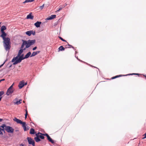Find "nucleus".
<instances>
[{"label":"nucleus","instance_id":"f257e3e1","mask_svg":"<svg viewBox=\"0 0 146 146\" xmlns=\"http://www.w3.org/2000/svg\"><path fill=\"white\" fill-rule=\"evenodd\" d=\"M23 43L21 47V48L23 49L24 50L30 47L31 45L34 44L36 42L35 39L31 40L29 39L28 40H22Z\"/></svg>","mask_w":146,"mask_h":146},{"label":"nucleus","instance_id":"f03ea898","mask_svg":"<svg viewBox=\"0 0 146 146\" xmlns=\"http://www.w3.org/2000/svg\"><path fill=\"white\" fill-rule=\"evenodd\" d=\"M3 46L5 49L6 50H9L11 48L10 39L8 38H6L3 39Z\"/></svg>","mask_w":146,"mask_h":146},{"label":"nucleus","instance_id":"7ed1b4c3","mask_svg":"<svg viewBox=\"0 0 146 146\" xmlns=\"http://www.w3.org/2000/svg\"><path fill=\"white\" fill-rule=\"evenodd\" d=\"M13 120L16 122L17 123L21 124L22 125V127H23L25 131H27L29 129V128L27 127H26V122H23L21 120L18 119L16 117H15Z\"/></svg>","mask_w":146,"mask_h":146},{"label":"nucleus","instance_id":"20e7f679","mask_svg":"<svg viewBox=\"0 0 146 146\" xmlns=\"http://www.w3.org/2000/svg\"><path fill=\"white\" fill-rule=\"evenodd\" d=\"M4 130H5L8 133H13L14 131V129L12 127L9 126H6L5 124V126L4 127Z\"/></svg>","mask_w":146,"mask_h":146},{"label":"nucleus","instance_id":"39448f33","mask_svg":"<svg viewBox=\"0 0 146 146\" xmlns=\"http://www.w3.org/2000/svg\"><path fill=\"white\" fill-rule=\"evenodd\" d=\"M23 55H22L21 56L19 57V58H18L16 60H15L14 62H13V64L15 65L18 63L21 62L22 60L25 59V57H23Z\"/></svg>","mask_w":146,"mask_h":146},{"label":"nucleus","instance_id":"423d86ee","mask_svg":"<svg viewBox=\"0 0 146 146\" xmlns=\"http://www.w3.org/2000/svg\"><path fill=\"white\" fill-rule=\"evenodd\" d=\"M14 90V88H12V87H10L7 90L6 94L7 96L11 95L13 92Z\"/></svg>","mask_w":146,"mask_h":146},{"label":"nucleus","instance_id":"0eeeda50","mask_svg":"<svg viewBox=\"0 0 146 146\" xmlns=\"http://www.w3.org/2000/svg\"><path fill=\"white\" fill-rule=\"evenodd\" d=\"M19 51L18 54V55L16 56L15 57H14L13 58L11 62H14L15 60H17L19 56H20V55L21 54V53L23 52V50H24L23 49H21Z\"/></svg>","mask_w":146,"mask_h":146},{"label":"nucleus","instance_id":"6e6552de","mask_svg":"<svg viewBox=\"0 0 146 146\" xmlns=\"http://www.w3.org/2000/svg\"><path fill=\"white\" fill-rule=\"evenodd\" d=\"M27 140L29 144H32L33 146H35V143L34 141L31 138L28 137L27 138Z\"/></svg>","mask_w":146,"mask_h":146},{"label":"nucleus","instance_id":"1a4fd4ad","mask_svg":"<svg viewBox=\"0 0 146 146\" xmlns=\"http://www.w3.org/2000/svg\"><path fill=\"white\" fill-rule=\"evenodd\" d=\"M22 100H20L19 101H18V98H15L13 100L14 104H15L19 105L21 103Z\"/></svg>","mask_w":146,"mask_h":146},{"label":"nucleus","instance_id":"9d476101","mask_svg":"<svg viewBox=\"0 0 146 146\" xmlns=\"http://www.w3.org/2000/svg\"><path fill=\"white\" fill-rule=\"evenodd\" d=\"M43 134H42L40 133H38L36 134V136L38 137L39 138H40L42 139H44V137L43 135Z\"/></svg>","mask_w":146,"mask_h":146},{"label":"nucleus","instance_id":"9b49d317","mask_svg":"<svg viewBox=\"0 0 146 146\" xmlns=\"http://www.w3.org/2000/svg\"><path fill=\"white\" fill-rule=\"evenodd\" d=\"M5 126V124H3L0 127V135H3L2 131H4V127Z\"/></svg>","mask_w":146,"mask_h":146},{"label":"nucleus","instance_id":"f8f14e48","mask_svg":"<svg viewBox=\"0 0 146 146\" xmlns=\"http://www.w3.org/2000/svg\"><path fill=\"white\" fill-rule=\"evenodd\" d=\"M1 34L0 35V37H2L3 39L6 38L7 37H5L7 36L6 33L4 31L1 32Z\"/></svg>","mask_w":146,"mask_h":146},{"label":"nucleus","instance_id":"ddd939ff","mask_svg":"<svg viewBox=\"0 0 146 146\" xmlns=\"http://www.w3.org/2000/svg\"><path fill=\"white\" fill-rule=\"evenodd\" d=\"M34 18L33 16L32 15V13H30L27 17V19H33Z\"/></svg>","mask_w":146,"mask_h":146},{"label":"nucleus","instance_id":"4468645a","mask_svg":"<svg viewBox=\"0 0 146 146\" xmlns=\"http://www.w3.org/2000/svg\"><path fill=\"white\" fill-rule=\"evenodd\" d=\"M24 82L23 81L20 82L19 85V87L20 89L22 88L24 86Z\"/></svg>","mask_w":146,"mask_h":146},{"label":"nucleus","instance_id":"2eb2a0df","mask_svg":"<svg viewBox=\"0 0 146 146\" xmlns=\"http://www.w3.org/2000/svg\"><path fill=\"white\" fill-rule=\"evenodd\" d=\"M41 23V22L37 21L34 24V25L36 27L38 28L40 27V25Z\"/></svg>","mask_w":146,"mask_h":146},{"label":"nucleus","instance_id":"dca6fc26","mask_svg":"<svg viewBox=\"0 0 146 146\" xmlns=\"http://www.w3.org/2000/svg\"><path fill=\"white\" fill-rule=\"evenodd\" d=\"M40 52V51H37L36 52H33L32 54L31 55V57H32V56H35L36 55H37V54H38Z\"/></svg>","mask_w":146,"mask_h":146},{"label":"nucleus","instance_id":"f3484780","mask_svg":"<svg viewBox=\"0 0 146 146\" xmlns=\"http://www.w3.org/2000/svg\"><path fill=\"white\" fill-rule=\"evenodd\" d=\"M56 15H52L50 17H48L47 18L48 20H51L55 18L56 17Z\"/></svg>","mask_w":146,"mask_h":146},{"label":"nucleus","instance_id":"a211bd4d","mask_svg":"<svg viewBox=\"0 0 146 146\" xmlns=\"http://www.w3.org/2000/svg\"><path fill=\"white\" fill-rule=\"evenodd\" d=\"M48 140L52 143H54V141L50 138V137L49 136L47 137Z\"/></svg>","mask_w":146,"mask_h":146},{"label":"nucleus","instance_id":"6ab92c4d","mask_svg":"<svg viewBox=\"0 0 146 146\" xmlns=\"http://www.w3.org/2000/svg\"><path fill=\"white\" fill-rule=\"evenodd\" d=\"M31 52H29L25 56V58H28L29 56L31 55Z\"/></svg>","mask_w":146,"mask_h":146},{"label":"nucleus","instance_id":"aec40b11","mask_svg":"<svg viewBox=\"0 0 146 146\" xmlns=\"http://www.w3.org/2000/svg\"><path fill=\"white\" fill-rule=\"evenodd\" d=\"M64 7L65 6L64 5H61L60 6L58 9L56 11V12H57L59 11H60L61 10L62 8H64Z\"/></svg>","mask_w":146,"mask_h":146},{"label":"nucleus","instance_id":"412c9836","mask_svg":"<svg viewBox=\"0 0 146 146\" xmlns=\"http://www.w3.org/2000/svg\"><path fill=\"white\" fill-rule=\"evenodd\" d=\"M6 29V27L5 26L3 25L1 27V32H3L4 30Z\"/></svg>","mask_w":146,"mask_h":146},{"label":"nucleus","instance_id":"4be33fe9","mask_svg":"<svg viewBox=\"0 0 146 146\" xmlns=\"http://www.w3.org/2000/svg\"><path fill=\"white\" fill-rule=\"evenodd\" d=\"M35 131L33 128H31L30 130V134H35Z\"/></svg>","mask_w":146,"mask_h":146},{"label":"nucleus","instance_id":"5701e85b","mask_svg":"<svg viewBox=\"0 0 146 146\" xmlns=\"http://www.w3.org/2000/svg\"><path fill=\"white\" fill-rule=\"evenodd\" d=\"M34 139L36 142H38L40 141V139L37 136L35 137Z\"/></svg>","mask_w":146,"mask_h":146},{"label":"nucleus","instance_id":"b1692460","mask_svg":"<svg viewBox=\"0 0 146 146\" xmlns=\"http://www.w3.org/2000/svg\"><path fill=\"white\" fill-rule=\"evenodd\" d=\"M123 76V75H117V76H115L112 77L111 78V79H114L116 78H118V77H121V76Z\"/></svg>","mask_w":146,"mask_h":146},{"label":"nucleus","instance_id":"393cba45","mask_svg":"<svg viewBox=\"0 0 146 146\" xmlns=\"http://www.w3.org/2000/svg\"><path fill=\"white\" fill-rule=\"evenodd\" d=\"M25 33L26 35L30 36L31 35V31H27Z\"/></svg>","mask_w":146,"mask_h":146},{"label":"nucleus","instance_id":"a878e982","mask_svg":"<svg viewBox=\"0 0 146 146\" xmlns=\"http://www.w3.org/2000/svg\"><path fill=\"white\" fill-rule=\"evenodd\" d=\"M58 49L60 51L64 50H65V48L62 46H60Z\"/></svg>","mask_w":146,"mask_h":146},{"label":"nucleus","instance_id":"bb28decb","mask_svg":"<svg viewBox=\"0 0 146 146\" xmlns=\"http://www.w3.org/2000/svg\"><path fill=\"white\" fill-rule=\"evenodd\" d=\"M34 0H26L24 2H23V3H25L28 2H31L33 1Z\"/></svg>","mask_w":146,"mask_h":146},{"label":"nucleus","instance_id":"cd10ccee","mask_svg":"<svg viewBox=\"0 0 146 146\" xmlns=\"http://www.w3.org/2000/svg\"><path fill=\"white\" fill-rule=\"evenodd\" d=\"M4 92L3 91H0V98L1 97V96L4 94Z\"/></svg>","mask_w":146,"mask_h":146},{"label":"nucleus","instance_id":"c85d7f7f","mask_svg":"<svg viewBox=\"0 0 146 146\" xmlns=\"http://www.w3.org/2000/svg\"><path fill=\"white\" fill-rule=\"evenodd\" d=\"M28 115V112L27 110H26V113L25 115V117L26 119L27 118V115Z\"/></svg>","mask_w":146,"mask_h":146},{"label":"nucleus","instance_id":"c756f323","mask_svg":"<svg viewBox=\"0 0 146 146\" xmlns=\"http://www.w3.org/2000/svg\"><path fill=\"white\" fill-rule=\"evenodd\" d=\"M59 38L61 39L64 42H66V40L63 39L60 36H59Z\"/></svg>","mask_w":146,"mask_h":146},{"label":"nucleus","instance_id":"7c9ffc66","mask_svg":"<svg viewBox=\"0 0 146 146\" xmlns=\"http://www.w3.org/2000/svg\"><path fill=\"white\" fill-rule=\"evenodd\" d=\"M31 31V34H33V35H35V31H33L32 30Z\"/></svg>","mask_w":146,"mask_h":146},{"label":"nucleus","instance_id":"2f4dec72","mask_svg":"<svg viewBox=\"0 0 146 146\" xmlns=\"http://www.w3.org/2000/svg\"><path fill=\"white\" fill-rule=\"evenodd\" d=\"M44 4H43L42 5V6H40L39 7H40V9H41V10H42V9L43 7H44Z\"/></svg>","mask_w":146,"mask_h":146},{"label":"nucleus","instance_id":"473e14b6","mask_svg":"<svg viewBox=\"0 0 146 146\" xmlns=\"http://www.w3.org/2000/svg\"><path fill=\"white\" fill-rule=\"evenodd\" d=\"M143 137L142 138V139H144L146 138V133L143 135Z\"/></svg>","mask_w":146,"mask_h":146},{"label":"nucleus","instance_id":"72a5a7b5","mask_svg":"<svg viewBox=\"0 0 146 146\" xmlns=\"http://www.w3.org/2000/svg\"><path fill=\"white\" fill-rule=\"evenodd\" d=\"M43 136H46L47 137L49 136V135H48V134H47V133L43 134Z\"/></svg>","mask_w":146,"mask_h":146},{"label":"nucleus","instance_id":"f704fd0d","mask_svg":"<svg viewBox=\"0 0 146 146\" xmlns=\"http://www.w3.org/2000/svg\"><path fill=\"white\" fill-rule=\"evenodd\" d=\"M129 75H139V74H138V73H133V74H129Z\"/></svg>","mask_w":146,"mask_h":146},{"label":"nucleus","instance_id":"c9c22d12","mask_svg":"<svg viewBox=\"0 0 146 146\" xmlns=\"http://www.w3.org/2000/svg\"><path fill=\"white\" fill-rule=\"evenodd\" d=\"M68 44V45L69 46H70L72 48H73V49H74V47H73V46H72V45H70V44H68V43H67Z\"/></svg>","mask_w":146,"mask_h":146},{"label":"nucleus","instance_id":"e433bc0d","mask_svg":"<svg viewBox=\"0 0 146 146\" xmlns=\"http://www.w3.org/2000/svg\"><path fill=\"white\" fill-rule=\"evenodd\" d=\"M36 48H37L36 46H35L33 48V50H35L36 49Z\"/></svg>","mask_w":146,"mask_h":146},{"label":"nucleus","instance_id":"4c0bfd02","mask_svg":"<svg viewBox=\"0 0 146 146\" xmlns=\"http://www.w3.org/2000/svg\"><path fill=\"white\" fill-rule=\"evenodd\" d=\"M5 80V79H2L0 80V82H1L2 81H4Z\"/></svg>","mask_w":146,"mask_h":146},{"label":"nucleus","instance_id":"58836bf2","mask_svg":"<svg viewBox=\"0 0 146 146\" xmlns=\"http://www.w3.org/2000/svg\"><path fill=\"white\" fill-rule=\"evenodd\" d=\"M14 83L13 84L10 86V87H12V88H13V86L14 85Z\"/></svg>","mask_w":146,"mask_h":146},{"label":"nucleus","instance_id":"ea45409f","mask_svg":"<svg viewBox=\"0 0 146 146\" xmlns=\"http://www.w3.org/2000/svg\"><path fill=\"white\" fill-rule=\"evenodd\" d=\"M3 120V119H1V118H0V122H1Z\"/></svg>","mask_w":146,"mask_h":146},{"label":"nucleus","instance_id":"a19ab883","mask_svg":"<svg viewBox=\"0 0 146 146\" xmlns=\"http://www.w3.org/2000/svg\"><path fill=\"white\" fill-rule=\"evenodd\" d=\"M5 62H4V63H3V64H1V66L2 67V66H3V65H4V64H5Z\"/></svg>","mask_w":146,"mask_h":146},{"label":"nucleus","instance_id":"79ce46f5","mask_svg":"<svg viewBox=\"0 0 146 146\" xmlns=\"http://www.w3.org/2000/svg\"><path fill=\"white\" fill-rule=\"evenodd\" d=\"M20 145L21 146H24V144L22 143Z\"/></svg>","mask_w":146,"mask_h":146},{"label":"nucleus","instance_id":"37998d69","mask_svg":"<svg viewBox=\"0 0 146 146\" xmlns=\"http://www.w3.org/2000/svg\"><path fill=\"white\" fill-rule=\"evenodd\" d=\"M2 98V97H1L0 98V102L1 101V99Z\"/></svg>","mask_w":146,"mask_h":146},{"label":"nucleus","instance_id":"c03bdc74","mask_svg":"<svg viewBox=\"0 0 146 146\" xmlns=\"http://www.w3.org/2000/svg\"><path fill=\"white\" fill-rule=\"evenodd\" d=\"M27 84V83H26L25 84H24V85H26Z\"/></svg>","mask_w":146,"mask_h":146},{"label":"nucleus","instance_id":"a18cd8bd","mask_svg":"<svg viewBox=\"0 0 146 146\" xmlns=\"http://www.w3.org/2000/svg\"><path fill=\"white\" fill-rule=\"evenodd\" d=\"M144 76L145 77V78L146 79V75H144Z\"/></svg>","mask_w":146,"mask_h":146},{"label":"nucleus","instance_id":"49530a36","mask_svg":"<svg viewBox=\"0 0 146 146\" xmlns=\"http://www.w3.org/2000/svg\"><path fill=\"white\" fill-rule=\"evenodd\" d=\"M11 66V65L9 67H10Z\"/></svg>","mask_w":146,"mask_h":146},{"label":"nucleus","instance_id":"de8ad7c7","mask_svg":"<svg viewBox=\"0 0 146 146\" xmlns=\"http://www.w3.org/2000/svg\"><path fill=\"white\" fill-rule=\"evenodd\" d=\"M1 66H0V68H1Z\"/></svg>","mask_w":146,"mask_h":146},{"label":"nucleus","instance_id":"09e8293b","mask_svg":"<svg viewBox=\"0 0 146 146\" xmlns=\"http://www.w3.org/2000/svg\"><path fill=\"white\" fill-rule=\"evenodd\" d=\"M1 82H0V83Z\"/></svg>","mask_w":146,"mask_h":146}]
</instances>
